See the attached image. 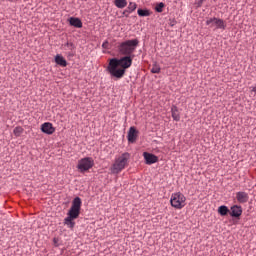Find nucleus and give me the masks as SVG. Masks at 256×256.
Masks as SVG:
<instances>
[{
    "instance_id": "11",
    "label": "nucleus",
    "mask_w": 256,
    "mask_h": 256,
    "mask_svg": "<svg viewBox=\"0 0 256 256\" xmlns=\"http://www.w3.org/2000/svg\"><path fill=\"white\" fill-rule=\"evenodd\" d=\"M68 21H69L70 25L72 27H76V29H81V27H83V22L79 18L70 17Z\"/></svg>"
},
{
    "instance_id": "17",
    "label": "nucleus",
    "mask_w": 256,
    "mask_h": 256,
    "mask_svg": "<svg viewBox=\"0 0 256 256\" xmlns=\"http://www.w3.org/2000/svg\"><path fill=\"white\" fill-rule=\"evenodd\" d=\"M114 5L118 9H125L127 7V0H114Z\"/></svg>"
},
{
    "instance_id": "9",
    "label": "nucleus",
    "mask_w": 256,
    "mask_h": 256,
    "mask_svg": "<svg viewBox=\"0 0 256 256\" xmlns=\"http://www.w3.org/2000/svg\"><path fill=\"white\" fill-rule=\"evenodd\" d=\"M139 135V131L134 126L130 127L128 131L127 139L130 143H135L137 141V137Z\"/></svg>"
},
{
    "instance_id": "27",
    "label": "nucleus",
    "mask_w": 256,
    "mask_h": 256,
    "mask_svg": "<svg viewBox=\"0 0 256 256\" xmlns=\"http://www.w3.org/2000/svg\"><path fill=\"white\" fill-rule=\"evenodd\" d=\"M54 245H55V247H59V244H57V238H54Z\"/></svg>"
},
{
    "instance_id": "3",
    "label": "nucleus",
    "mask_w": 256,
    "mask_h": 256,
    "mask_svg": "<svg viewBox=\"0 0 256 256\" xmlns=\"http://www.w3.org/2000/svg\"><path fill=\"white\" fill-rule=\"evenodd\" d=\"M139 47V39L126 40L118 45L120 55L135 57V49Z\"/></svg>"
},
{
    "instance_id": "22",
    "label": "nucleus",
    "mask_w": 256,
    "mask_h": 256,
    "mask_svg": "<svg viewBox=\"0 0 256 256\" xmlns=\"http://www.w3.org/2000/svg\"><path fill=\"white\" fill-rule=\"evenodd\" d=\"M151 73H161V66L158 64H153L151 68Z\"/></svg>"
},
{
    "instance_id": "10",
    "label": "nucleus",
    "mask_w": 256,
    "mask_h": 256,
    "mask_svg": "<svg viewBox=\"0 0 256 256\" xmlns=\"http://www.w3.org/2000/svg\"><path fill=\"white\" fill-rule=\"evenodd\" d=\"M41 131L42 133H46V135H53L55 133V127H53L52 123L46 122L41 125Z\"/></svg>"
},
{
    "instance_id": "15",
    "label": "nucleus",
    "mask_w": 256,
    "mask_h": 256,
    "mask_svg": "<svg viewBox=\"0 0 256 256\" xmlns=\"http://www.w3.org/2000/svg\"><path fill=\"white\" fill-rule=\"evenodd\" d=\"M55 63L60 65V67H67V60H65L63 56L59 54L55 56Z\"/></svg>"
},
{
    "instance_id": "24",
    "label": "nucleus",
    "mask_w": 256,
    "mask_h": 256,
    "mask_svg": "<svg viewBox=\"0 0 256 256\" xmlns=\"http://www.w3.org/2000/svg\"><path fill=\"white\" fill-rule=\"evenodd\" d=\"M218 213H220L222 216H225V205L219 207Z\"/></svg>"
},
{
    "instance_id": "13",
    "label": "nucleus",
    "mask_w": 256,
    "mask_h": 256,
    "mask_svg": "<svg viewBox=\"0 0 256 256\" xmlns=\"http://www.w3.org/2000/svg\"><path fill=\"white\" fill-rule=\"evenodd\" d=\"M242 213L243 209L241 208V206L235 205L231 207L230 215L232 217H241Z\"/></svg>"
},
{
    "instance_id": "20",
    "label": "nucleus",
    "mask_w": 256,
    "mask_h": 256,
    "mask_svg": "<svg viewBox=\"0 0 256 256\" xmlns=\"http://www.w3.org/2000/svg\"><path fill=\"white\" fill-rule=\"evenodd\" d=\"M164 8H165V3L160 2V3H158V4L156 5L155 11H156L157 13H163V9H164Z\"/></svg>"
},
{
    "instance_id": "7",
    "label": "nucleus",
    "mask_w": 256,
    "mask_h": 256,
    "mask_svg": "<svg viewBox=\"0 0 256 256\" xmlns=\"http://www.w3.org/2000/svg\"><path fill=\"white\" fill-rule=\"evenodd\" d=\"M143 157L145 159L146 165H153V163H157L159 161V157L149 152H144Z\"/></svg>"
},
{
    "instance_id": "19",
    "label": "nucleus",
    "mask_w": 256,
    "mask_h": 256,
    "mask_svg": "<svg viewBox=\"0 0 256 256\" xmlns=\"http://www.w3.org/2000/svg\"><path fill=\"white\" fill-rule=\"evenodd\" d=\"M24 129L21 126H17L16 128H14L13 133L15 135V137H21V134L23 133Z\"/></svg>"
},
{
    "instance_id": "26",
    "label": "nucleus",
    "mask_w": 256,
    "mask_h": 256,
    "mask_svg": "<svg viewBox=\"0 0 256 256\" xmlns=\"http://www.w3.org/2000/svg\"><path fill=\"white\" fill-rule=\"evenodd\" d=\"M131 12L128 10V9H126V10H124L123 11V15L125 16V17H129V14H130Z\"/></svg>"
},
{
    "instance_id": "16",
    "label": "nucleus",
    "mask_w": 256,
    "mask_h": 256,
    "mask_svg": "<svg viewBox=\"0 0 256 256\" xmlns=\"http://www.w3.org/2000/svg\"><path fill=\"white\" fill-rule=\"evenodd\" d=\"M64 225H67L69 229L75 228V218H71V216H68L64 219Z\"/></svg>"
},
{
    "instance_id": "28",
    "label": "nucleus",
    "mask_w": 256,
    "mask_h": 256,
    "mask_svg": "<svg viewBox=\"0 0 256 256\" xmlns=\"http://www.w3.org/2000/svg\"><path fill=\"white\" fill-rule=\"evenodd\" d=\"M175 26V21L170 23V27H174Z\"/></svg>"
},
{
    "instance_id": "2",
    "label": "nucleus",
    "mask_w": 256,
    "mask_h": 256,
    "mask_svg": "<svg viewBox=\"0 0 256 256\" xmlns=\"http://www.w3.org/2000/svg\"><path fill=\"white\" fill-rule=\"evenodd\" d=\"M129 159H131V154L129 152H124L118 156L110 167L112 175H119V173H121L125 167H128Z\"/></svg>"
},
{
    "instance_id": "4",
    "label": "nucleus",
    "mask_w": 256,
    "mask_h": 256,
    "mask_svg": "<svg viewBox=\"0 0 256 256\" xmlns=\"http://www.w3.org/2000/svg\"><path fill=\"white\" fill-rule=\"evenodd\" d=\"M81 205V198H74V200L72 201V206L68 212V217H70L71 219H78L79 215H81Z\"/></svg>"
},
{
    "instance_id": "29",
    "label": "nucleus",
    "mask_w": 256,
    "mask_h": 256,
    "mask_svg": "<svg viewBox=\"0 0 256 256\" xmlns=\"http://www.w3.org/2000/svg\"><path fill=\"white\" fill-rule=\"evenodd\" d=\"M225 213H229V208L225 207Z\"/></svg>"
},
{
    "instance_id": "8",
    "label": "nucleus",
    "mask_w": 256,
    "mask_h": 256,
    "mask_svg": "<svg viewBox=\"0 0 256 256\" xmlns=\"http://www.w3.org/2000/svg\"><path fill=\"white\" fill-rule=\"evenodd\" d=\"M206 25H208L209 27H215V29H221V27H223L224 23H223V20H221V19L209 18L206 21Z\"/></svg>"
},
{
    "instance_id": "23",
    "label": "nucleus",
    "mask_w": 256,
    "mask_h": 256,
    "mask_svg": "<svg viewBox=\"0 0 256 256\" xmlns=\"http://www.w3.org/2000/svg\"><path fill=\"white\" fill-rule=\"evenodd\" d=\"M65 47H68V49H70V51H73V49H75V44H73V42H67L65 44Z\"/></svg>"
},
{
    "instance_id": "14",
    "label": "nucleus",
    "mask_w": 256,
    "mask_h": 256,
    "mask_svg": "<svg viewBox=\"0 0 256 256\" xmlns=\"http://www.w3.org/2000/svg\"><path fill=\"white\" fill-rule=\"evenodd\" d=\"M171 113L174 121H181V115L179 114V108H177V106H172Z\"/></svg>"
},
{
    "instance_id": "18",
    "label": "nucleus",
    "mask_w": 256,
    "mask_h": 256,
    "mask_svg": "<svg viewBox=\"0 0 256 256\" xmlns=\"http://www.w3.org/2000/svg\"><path fill=\"white\" fill-rule=\"evenodd\" d=\"M139 17H150L151 11L149 9H138L137 11Z\"/></svg>"
},
{
    "instance_id": "1",
    "label": "nucleus",
    "mask_w": 256,
    "mask_h": 256,
    "mask_svg": "<svg viewBox=\"0 0 256 256\" xmlns=\"http://www.w3.org/2000/svg\"><path fill=\"white\" fill-rule=\"evenodd\" d=\"M133 56H124L121 58H111L109 60L107 71L111 77L123 79L125 72L133 65Z\"/></svg>"
},
{
    "instance_id": "12",
    "label": "nucleus",
    "mask_w": 256,
    "mask_h": 256,
    "mask_svg": "<svg viewBox=\"0 0 256 256\" xmlns=\"http://www.w3.org/2000/svg\"><path fill=\"white\" fill-rule=\"evenodd\" d=\"M236 199L238 203H247V201H249V194H247V192H238Z\"/></svg>"
},
{
    "instance_id": "6",
    "label": "nucleus",
    "mask_w": 256,
    "mask_h": 256,
    "mask_svg": "<svg viewBox=\"0 0 256 256\" xmlns=\"http://www.w3.org/2000/svg\"><path fill=\"white\" fill-rule=\"evenodd\" d=\"M93 165H95V161L91 157H85L78 161L77 169L80 173H86L89 169H92Z\"/></svg>"
},
{
    "instance_id": "5",
    "label": "nucleus",
    "mask_w": 256,
    "mask_h": 256,
    "mask_svg": "<svg viewBox=\"0 0 256 256\" xmlns=\"http://www.w3.org/2000/svg\"><path fill=\"white\" fill-rule=\"evenodd\" d=\"M185 201H187V198H185V195H183L181 192L172 194L170 199V203L174 209H183L185 206Z\"/></svg>"
},
{
    "instance_id": "25",
    "label": "nucleus",
    "mask_w": 256,
    "mask_h": 256,
    "mask_svg": "<svg viewBox=\"0 0 256 256\" xmlns=\"http://www.w3.org/2000/svg\"><path fill=\"white\" fill-rule=\"evenodd\" d=\"M102 47L103 49H109V42L108 41L103 42Z\"/></svg>"
},
{
    "instance_id": "21",
    "label": "nucleus",
    "mask_w": 256,
    "mask_h": 256,
    "mask_svg": "<svg viewBox=\"0 0 256 256\" xmlns=\"http://www.w3.org/2000/svg\"><path fill=\"white\" fill-rule=\"evenodd\" d=\"M135 9H137V3L135 2H130L128 7H127V10L130 12V13H133V11H135Z\"/></svg>"
}]
</instances>
